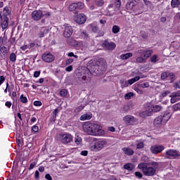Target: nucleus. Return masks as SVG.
<instances>
[{
    "label": "nucleus",
    "mask_w": 180,
    "mask_h": 180,
    "mask_svg": "<svg viewBox=\"0 0 180 180\" xmlns=\"http://www.w3.org/2000/svg\"><path fill=\"white\" fill-rule=\"evenodd\" d=\"M136 63H146V58L143 57H139L136 58Z\"/></svg>",
    "instance_id": "nucleus-45"
},
{
    "label": "nucleus",
    "mask_w": 180,
    "mask_h": 180,
    "mask_svg": "<svg viewBox=\"0 0 180 180\" xmlns=\"http://www.w3.org/2000/svg\"><path fill=\"white\" fill-rule=\"evenodd\" d=\"M20 99L22 103H27V98L26 96H24L23 94L20 96Z\"/></svg>",
    "instance_id": "nucleus-41"
},
{
    "label": "nucleus",
    "mask_w": 180,
    "mask_h": 180,
    "mask_svg": "<svg viewBox=\"0 0 180 180\" xmlns=\"http://www.w3.org/2000/svg\"><path fill=\"white\" fill-rule=\"evenodd\" d=\"M45 178L46 179H48V180H53V178L51 177V176L50 174H46L45 176Z\"/></svg>",
    "instance_id": "nucleus-63"
},
{
    "label": "nucleus",
    "mask_w": 180,
    "mask_h": 180,
    "mask_svg": "<svg viewBox=\"0 0 180 180\" xmlns=\"http://www.w3.org/2000/svg\"><path fill=\"white\" fill-rule=\"evenodd\" d=\"M171 98H172L170 100L171 103H175V102H178V101H179V98H176L174 97H171Z\"/></svg>",
    "instance_id": "nucleus-55"
},
{
    "label": "nucleus",
    "mask_w": 180,
    "mask_h": 180,
    "mask_svg": "<svg viewBox=\"0 0 180 180\" xmlns=\"http://www.w3.org/2000/svg\"><path fill=\"white\" fill-rule=\"evenodd\" d=\"M9 15H11V10H9L8 7H5L3 10V15H4V18H6Z\"/></svg>",
    "instance_id": "nucleus-32"
},
{
    "label": "nucleus",
    "mask_w": 180,
    "mask_h": 180,
    "mask_svg": "<svg viewBox=\"0 0 180 180\" xmlns=\"http://www.w3.org/2000/svg\"><path fill=\"white\" fill-rule=\"evenodd\" d=\"M73 137L70 134H61L58 136V140L62 142L63 144H68L72 141Z\"/></svg>",
    "instance_id": "nucleus-5"
},
{
    "label": "nucleus",
    "mask_w": 180,
    "mask_h": 180,
    "mask_svg": "<svg viewBox=\"0 0 180 180\" xmlns=\"http://www.w3.org/2000/svg\"><path fill=\"white\" fill-rule=\"evenodd\" d=\"M139 79H140V77L139 76H136L131 79H129L128 84L133 85V84H134V82H137V81H139Z\"/></svg>",
    "instance_id": "nucleus-29"
},
{
    "label": "nucleus",
    "mask_w": 180,
    "mask_h": 180,
    "mask_svg": "<svg viewBox=\"0 0 180 180\" xmlns=\"http://www.w3.org/2000/svg\"><path fill=\"white\" fill-rule=\"evenodd\" d=\"M77 4V9H84V3L82 2H78V3H76Z\"/></svg>",
    "instance_id": "nucleus-44"
},
{
    "label": "nucleus",
    "mask_w": 180,
    "mask_h": 180,
    "mask_svg": "<svg viewBox=\"0 0 180 180\" xmlns=\"http://www.w3.org/2000/svg\"><path fill=\"white\" fill-rule=\"evenodd\" d=\"M120 32V27L117 25H114L112 27V33H119Z\"/></svg>",
    "instance_id": "nucleus-36"
},
{
    "label": "nucleus",
    "mask_w": 180,
    "mask_h": 180,
    "mask_svg": "<svg viewBox=\"0 0 180 180\" xmlns=\"http://www.w3.org/2000/svg\"><path fill=\"white\" fill-rule=\"evenodd\" d=\"M60 95L61 96H67V90L66 89H63L60 91Z\"/></svg>",
    "instance_id": "nucleus-47"
},
{
    "label": "nucleus",
    "mask_w": 180,
    "mask_h": 180,
    "mask_svg": "<svg viewBox=\"0 0 180 180\" xmlns=\"http://www.w3.org/2000/svg\"><path fill=\"white\" fill-rule=\"evenodd\" d=\"M174 88L176 89H180V80L174 83Z\"/></svg>",
    "instance_id": "nucleus-51"
},
{
    "label": "nucleus",
    "mask_w": 180,
    "mask_h": 180,
    "mask_svg": "<svg viewBox=\"0 0 180 180\" xmlns=\"http://www.w3.org/2000/svg\"><path fill=\"white\" fill-rule=\"evenodd\" d=\"M150 165L151 166H148L146 162H141L138 165V168L142 171L145 176H154L157 169L160 168V165L157 162H153Z\"/></svg>",
    "instance_id": "nucleus-2"
},
{
    "label": "nucleus",
    "mask_w": 180,
    "mask_h": 180,
    "mask_svg": "<svg viewBox=\"0 0 180 180\" xmlns=\"http://www.w3.org/2000/svg\"><path fill=\"white\" fill-rule=\"evenodd\" d=\"M122 151L127 155H133V154L134 153V151H133V149L130 148H123Z\"/></svg>",
    "instance_id": "nucleus-23"
},
{
    "label": "nucleus",
    "mask_w": 180,
    "mask_h": 180,
    "mask_svg": "<svg viewBox=\"0 0 180 180\" xmlns=\"http://www.w3.org/2000/svg\"><path fill=\"white\" fill-rule=\"evenodd\" d=\"M108 146V139H99L94 143L90 144V150L91 151H101Z\"/></svg>",
    "instance_id": "nucleus-3"
},
{
    "label": "nucleus",
    "mask_w": 180,
    "mask_h": 180,
    "mask_svg": "<svg viewBox=\"0 0 180 180\" xmlns=\"http://www.w3.org/2000/svg\"><path fill=\"white\" fill-rule=\"evenodd\" d=\"M34 106H41V101H34Z\"/></svg>",
    "instance_id": "nucleus-61"
},
{
    "label": "nucleus",
    "mask_w": 180,
    "mask_h": 180,
    "mask_svg": "<svg viewBox=\"0 0 180 180\" xmlns=\"http://www.w3.org/2000/svg\"><path fill=\"white\" fill-rule=\"evenodd\" d=\"M74 20L79 25H84L86 22V16L85 14L80 13L74 17Z\"/></svg>",
    "instance_id": "nucleus-9"
},
{
    "label": "nucleus",
    "mask_w": 180,
    "mask_h": 180,
    "mask_svg": "<svg viewBox=\"0 0 180 180\" xmlns=\"http://www.w3.org/2000/svg\"><path fill=\"white\" fill-rule=\"evenodd\" d=\"M130 57H133V53H127L120 56V58H122V60H128V58H130Z\"/></svg>",
    "instance_id": "nucleus-27"
},
{
    "label": "nucleus",
    "mask_w": 180,
    "mask_h": 180,
    "mask_svg": "<svg viewBox=\"0 0 180 180\" xmlns=\"http://www.w3.org/2000/svg\"><path fill=\"white\" fill-rule=\"evenodd\" d=\"M140 117H147L148 116H151V112L150 111V108H148V105L146 108V111L141 112L139 113Z\"/></svg>",
    "instance_id": "nucleus-20"
},
{
    "label": "nucleus",
    "mask_w": 180,
    "mask_h": 180,
    "mask_svg": "<svg viewBox=\"0 0 180 180\" xmlns=\"http://www.w3.org/2000/svg\"><path fill=\"white\" fill-rule=\"evenodd\" d=\"M133 96H134V94H133V92H129L125 94L124 99H126L127 101H129V99H131Z\"/></svg>",
    "instance_id": "nucleus-35"
},
{
    "label": "nucleus",
    "mask_w": 180,
    "mask_h": 180,
    "mask_svg": "<svg viewBox=\"0 0 180 180\" xmlns=\"http://www.w3.org/2000/svg\"><path fill=\"white\" fill-rule=\"evenodd\" d=\"M77 3H73L69 6V11L70 12H74L77 9Z\"/></svg>",
    "instance_id": "nucleus-34"
},
{
    "label": "nucleus",
    "mask_w": 180,
    "mask_h": 180,
    "mask_svg": "<svg viewBox=\"0 0 180 180\" xmlns=\"http://www.w3.org/2000/svg\"><path fill=\"white\" fill-rule=\"evenodd\" d=\"M91 71H89V70H86L80 78H82L83 81H88L91 78Z\"/></svg>",
    "instance_id": "nucleus-17"
},
{
    "label": "nucleus",
    "mask_w": 180,
    "mask_h": 180,
    "mask_svg": "<svg viewBox=\"0 0 180 180\" xmlns=\"http://www.w3.org/2000/svg\"><path fill=\"white\" fill-rule=\"evenodd\" d=\"M141 88H148L150 86V84L148 82L143 83L140 85Z\"/></svg>",
    "instance_id": "nucleus-48"
},
{
    "label": "nucleus",
    "mask_w": 180,
    "mask_h": 180,
    "mask_svg": "<svg viewBox=\"0 0 180 180\" xmlns=\"http://www.w3.org/2000/svg\"><path fill=\"white\" fill-rule=\"evenodd\" d=\"M120 6H122V2L120 1V0H118L115 2V9H117V11H119Z\"/></svg>",
    "instance_id": "nucleus-42"
},
{
    "label": "nucleus",
    "mask_w": 180,
    "mask_h": 180,
    "mask_svg": "<svg viewBox=\"0 0 180 180\" xmlns=\"http://www.w3.org/2000/svg\"><path fill=\"white\" fill-rule=\"evenodd\" d=\"M8 22H9V18H8V17H4L2 18V16L0 15V25L2 29H6V27L9 26V23Z\"/></svg>",
    "instance_id": "nucleus-13"
},
{
    "label": "nucleus",
    "mask_w": 180,
    "mask_h": 180,
    "mask_svg": "<svg viewBox=\"0 0 180 180\" xmlns=\"http://www.w3.org/2000/svg\"><path fill=\"white\" fill-rule=\"evenodd\" d=\"M160 60V58L158 57V56L157 55H153L151 58H150V61L151 63H157V61H158Z\"/></svg>",
    "instance_id": "nucleus-37"
},
{
    "label": "nucleus",
    "mask_w": 180,
    "mask_h": 180,
    "mask_svg": "<svg viewBox=\"0 0 180 180\" xmlns=\"http://www.w3.org/2000/svg\"><path fill=\"white\" fill-rule=\"evenodd\" d=\"M5 77L0 76V86L2 84L3 82H5Z\"/></svg>",
    "instance_id": "nucleus-60"
},
{
    "label": "nucleus",
    "mask_w": 180,
    "mask_h": 180,
    "mask_svg": "<svg viewBox=\"0 0 180 180\" xmlns=\"http://www.w3.org/2000/svg\"><path fill=\"white\" fill-rule=\"evenodd\" d=\"M65 31L63 32L64 37H70L71 34H72V27L70 26L68 24L64 25Z\"/></svg>",
    "instance_id": "nucleus-10"
},
{
    "label": "nucleus",
    "mask_w": 180,
    "mask_h": 180,
    "mask_svg": "<svg viewBox=\"0 0 180 180\" xmlns=\"http://www.w3.org/2000/svg\"><path fill=\"white\" fill-rule=\"evenodd\" d=\"M43 17V12L41 11H34L32 13V18L34 20H40Z\"/></svg>",
    "instance_id": "nucleus-12"
},
{
    "label": "nucleus",
    "mask_w": 180,
    "mask_h": 180,
    "mask_svg": "<svg viewBox=\"0 0 180 180\" xmlns=\"http://www.w3.org/2000/svg\"><path fill=\"white\" fill-rule=\"evenodd\" d=\"M83 131L88 134V136H93L94 137H105L106 136V131L103 130L102 126L86 122L82 124Z\"/></svg>",
    "instance_id": "nucleus-1"
},
{
    "label": "nucleus",
    "mask_w": 180,
    "mask_h": 180,
    "mask_svg": "<svg viewBox=\"0 0 180 180\" xmlns=\"http://www.w3.org/2000/svg\"><path fill=\"white\" fill-rule=\"evenodd\" d=\"M75 143L77 146H81V144H82V139L78 135V134H75Z\"/></svg>",
    "instance_id": "nucleus-24"
},
{
    "label": "nucleus",
    "mask_w": 180,
    "mask_h": 180,
    "mask_svg": "<svg viewBox=\"0 0 180 180\" xmlns=\"http://www.w3.org/2000/svg\"><path fill=\"white\" fill-rule=\"evenodd\" d=\"M72 70H73L72 65H69L65 68V71H67V72H71Z\"/></svg>",
    "instance_id": "nucleus-50"
},
{
    "label": "nucleus",
    "mask_w": 180,
    "mask_h": 180,
    "mask_svg": "<svg viewBox=\"0 0 180 180\" xmlns=\"http://www.w3.org/2000/svg\"><path fill=\"white\" fill-rule=\"evenodd\" d=\"M124 169H127L128 171H131L134 169V165L131 163L126 164L124 166Z\"/></svg>",
    "instance_id": "nucleus-30"
},
{
    "label": "nucleus",
    "mask_w": 180,
    "mask_h": 180,
    "mask_svg": "<svg viewBox=\"0 0 180 180\" xmlns=\"http://www.w3.org/2000/svg\"><path fill=\"white\" fill-rule=\"evenodd\" d=\"M32 131H34V133H37V131H39V127L34 125L32 128Z\"/></svg>",
    "instance_id": "nucleus-53"
},
{
    "label": "nucleus",
    "mask_w": 180,
    "mask_h": 180,
    "mask_svg": "<svg viewBox=\"0 0 180 180\" xmlns=\"http://www.w3.org/2000/svg\"><path fill=\"white\" fill-rule=\"evenodd\" d=\"M104 46H105L106 49L111 51L115 50L116 48V44L113 42H105Z\"/></svg>",
    "instance_id": "nucleus-21"
},
{
    "label": "nucleus",
    "mask_w": 180,
    "mask_h": 180,
    "mask_svg": "<svg viewBox=\"0 0 180 180\" xmlns=\"http://www.w3.org/2000/svg\"><path fill=\"white\" fill-rule=\"evenodd\" d=\"M148 108H149L150 113H153V112H160V110L162 109V107L160 105H153V104H148Z\"/></svg>",
    "instance_id": "nucleus-16"
},
{
    "label": "nucleus",
    "mask_w": 180,
    "mask_h": 180,
    "mask_svg": "<svg viewBox=\"0 0 180 180\" xmlns=\"http://www.w3.org/2000/svg\"><path fill=\"white\" fill-rule=\"evenodd\" d=\"M168 77H170L172 79H174V78H175V75H174V73H167V72H163L161 75V78L162 79H165V78H168Z\"/></svg>",
    "instance_id": "nucleus-22"
},
{
    "label": "nucleus",
    "mask_w": 180,
    "mask_h": 180,
    "mask_svg": "<svg viewBox=\"0 0 180 180\" xmlns=\"http://www.w3.org/2000/svg\"><path fill=\"white\" fill-rule=\"evenodd\" d=\"M84 106L81 105L79 106L77 108L75 109V112H81V110H82V109H84Z\"/></svg>",
    "instance_id": "nucleus-58"
},
{
    "label": "nucleus",
    "mask_w": 180,
    "mask_h": 180,
    "mask_svg": "<svg viewBox=\"0 0 180 180\" xmlns=\"http://www.w3.org/2000/svg\"><path fill=\"white\" fill-rule=\"evenodd\" d=\"M91 119H92V114L91 112H86L80 117V120H82V122L85 120H91Z\"/></svg>",
    "instance_id": "nucleus-19"
},
{
    "label": "nucleus",
    "mask_w": 180,
    "mask_h": 180,
    "mask_svg": "<svg viewBox=\"0 0 180 180\" xmlns=\"http://www.w3.org/2000/svg\"><path fill=\"white\" fill-rule=\"evenodd\" d=\"M122 120L124 123H125V124H127V126H130L137 122L136 118L134 117L133 115H126L122 118Z\"/></svg>",
    "instance_id": "nucleus-7"
},
{
    "label": "nucleus",
    "mask_w": 180,
    "mask_h": 180,
    "mask_svg": "<svg viewBox=\"0 0 180 180\" xmlns=\"http://www.w3.org/2000/svg\"><path fill=\"white\" fill-rule=\"evenodd\" d=\"M169 94H171V91L167 90V91H163L162 94H160V98H165L167 95H169Z\"/></svg>",
    "instance_id": "nucleus-38"
},
{
    "label": "nucleus",
    "mask_w": 180,
    "mask_h": 180,
    "mask_svg": "<svg viewBox=\"0 0 180 180\" xmlns=\"http://www.w3.org/2000/svg\"><path fill=\"white\" fill-rule=\"evenodd\" d=\"M39 76H40V71L34 72V78H38V77H39Z\"/></svg>",
    "instance_id": "nucleus-59"
},
{
    "label": "nucleus",
    "mask_w": 180,
    "mask_h": 180,
    "mask_svg": "<svg viewBox=\"0 0 180 180\" xmlns=\"http://www.w3.org/2000/svg\"><path fill=\"white\" fill-rule=\"evenodd\" d=\"M165 148L162 146H153L150 147V151L153 154H158L161 153V151H164Z\"/></svg>",
    "instance_id": "nucleus-11"
},
{
    "label": "nucleus",
    "mask_w": 180,
    "mask_h": 180,
    "mask_svg": "<svg viewBox=\"0 0 180 180\" xmlns=\"http://www.w3.org/2000/svg\"><path fill=\"white\" fill-rule=\"evenodd\" d=\"M5 106H6L7 108H11L12 106V103H11V101H7L5 103Z\"/></svg>",
    "instance_id": "nucleus-62"
},
{
    "label": "nucleus",
    "mask_w": 180,
    "mask_h": 180,
    "mask_svg": "<svg viewBox=\"0 0 180 180\" xmlns=\"http://www.w3.org/2000/svg\"><path fill=\"white\" fill-rule=\"evenodd\" d=\"M87 67H89L91 72H95V74H99V62H98V59L93 58L91 59L87 64Z\"/></svg>",
    "instance_id": "nucleus-4"
},
{
    "label": "nucleus",
    "mask_w": 180,
    "mask_h": 180,
    "mask_svg": "<svg viewBox=\"0 0 180 180\" xmlns=\"http://www.w3.org/2000/svg\"><path fill=\"white\" fill-rule=\"evenodd\" d=\"M120 84L121 85V88H127V86H129L128 81L120 80Z\"/></svg>",
    "instance_id": "nucleus-33"
},
{
    "label": "nucleus",
    "mask_w": 180,
    "mask_h": 180,
    "mask_svg": "<svg viewBox=\"0 0 180 180\" xmlns=\"http://www.w3.org/2000/svg\"><path fill=\"white\" fill-rule=\"evenodd\" d=\"M41 58L44 63H53L54 60H56V57L54 55L51 54V53H44Z\"/></svg>",
    "instance_id": "nucleus-8"
},
{
    "label": "nucleus",
    "mask_w": 180,
    "mask_h": 180,
    "mask_svg": "<svg viewBox=\"0 0 180 180\" xmlns=\"http://www.w3.org/2000/svg\"><path fill=\"white\" fill-rule=\"evenodd\" d=\"M180 96V93L178 92H174V93H172L169 96L170 98H176L178 99V98H179Z\"/></svg>",
    "instance_id": "nucleus-40"
},
{
    "label": "nucleus",
    "mask_w": 180,
    "mask_h": 180,
    "mask_svg": "<svg viewBox=\"0 0 180 180\" xmlns=\"http://www.w3.org/2000/svg\"><path fill=\"white\" fill-rule=\"evenodd\" d=\"M153 123L156 127H160L162 126V124H164V122H162V117H160V116H158V117H156Z\"/></svg>",
    "instance_id": "nucleus-18"
},
{
    "label": "nucleus",
    "mask_w": 180,
    "mask_h": 180,
    "mask_svg": "<svg viewBox=\"0 0 180 180\" xmlns=\"http://www.w3.org/2000/svg\"><path fill=\"white\" fill-rule=\"evenodd\" d=\"M137 148H143L144 147V143L143 142H139L136 145Z\"/></svg>",
    "instance_id": "nucleus-54"
},
{
    "label": "nucleus",
    "mask_w": 180,
    "mask_h": 180,
    "mask_svg": "<svg viewBox=\"0 0 180 180\" xmlns=\"http://www.w3.org/2000/svg\"><path fill=\"white\" fill-rule=\"evenodd\" d=\"M49 33V30L46 29V27H42L41 29V32L39 34V37H44L45 34H47Z\"/></svg>",
    "instance_id": "nucleus-26"
},
{
    "label": "nucleus",
    "mask_w": 180,
    "mask_h": 180,
    "mask_svg": "<svg viewBox=\"0 0 180 180\" xmlns=\"http://www.w3.org/2000/svg\"><path fill=\"white\" fill-rule=\"evenodd\" d=\"M10 60L11 61H12L13 63H15L16 61V54L15 53H11L10 55Z\"/></svg>",
    "instance_id": "nucleus-43"
},
{
    "label": "nucleus",
    "mask_w": 180,
    "mask_h": 180,
    "mask_svg": "<svg viewBox=\"0 0 180 180\" xmlns=\"http://www.w3.org/2000/svg\"><path fill=\"white\" fill-rule=\"evenodd\" d=\"M178 157H180V153L175 150H168L165 153V158L169 160H175Z\"/></svg>",
    "instance_id": "nucleus-6"
},
{
    "label": "nucleus",
    "mask_w": 180,
    "mask_h": 180,
    "mask_svg": "<svg viewBox=\"0 0 180 180\" xmlns=\"http://www.w3.org/2000/svg\"><path fill=\"white\" fill-rule=\"evenodd\" d=\"M8 52L6 47L5 46H1L0 48V56L1 57H5V56L6 55V53Z\"/></svg>",
    "instance_id": "nucleus-28"
},
{
    "label": "nucleus",
    "mask_w": 180,
    "mask_h": 180,
    "mask_svg": "<svg viewBox=\"0 0 180 180\" xmlns=\"http://www.w3.org/2000/svg\"><path fill=\"white\" fill-rule=\"evenodd\" d=\"M104 4H105V1H103V0H100L98 1H96V5L98 6H103Z\"/></svg>",
    "instance_id": "nucleus-52"
},
{
    "label": "nucleus",
    "mask_w": 180,
    "mask_h": 180,
    "mask_svg": "<svg viewBox=\"0 0 180 180\" xmlns=\"http://www.w3.org/2000/svg\"><path fill=\"white\" fill-rule=\"evenodd\" d=\"M153 54V51L151 50H148V51H144L143 53V56L145 58V60H147Z\"/></svg>",
    "instance_id": "nucleus-25"
},
{
    "label": "nucleus",
    "mask_w": 180,
    "mask_h": 180,
    "mask_svg": "<svg viewBox=\"0 0 180 180\" xmlns=\"http://www.w3.org/2000/svg\"><path fill=\"white\" fill-rule=\"evenodd\" d=\"M174 19H180V13H177L175 16Z\"/></svg>",
    "instance_id": "nucleus-64"
},
{
    "label": "nucleus",
    "mask_w": 180,
    "mask_h": 180,
    "mask_svg": "<svg viewBox=\"0 0 180 180\" xmlns=\"http://www.w3.org/2000/svg\"><path fill=\"white\" fill-rule=\"evenodd\" d=\"M160 116V117H162L163 124H165V123H167V122H168V120L171 119V116H172V114H171V112H165Z\"/></svg>",
    "instance_id": "nucleus-14"
},
{
    "label": "nucleus",
    "mask_w": 180,
    "mask_h": 180,
    "mask_svg": "<svg viewBox=\"0 0 180 180\" xmlns=\"http://www.w3.org/2000/svg\"><path fill=\"white\" fill-rule=\"evenodd\" d=\"M141 161H143V162H148L150 161V158L147 156H143Z\"/></svg>",
    "instance_id": "nucleus-49"
},
{
    "label": "nucleus",
    "mask_w": 180,
    "mask_h": 180,
    "mask_svg": "<svg viewBox=\"0 0 180 180\" xmlns=\"http://www.w3.org/2000/svg\"><path fill=\"white\" fill-rule=\"evenodd\" d=\"M74 62V59L72 58H69L66 60V65H70V64H72V63Z\"/></svg>",
    "instance_id": "nucleus-56"
},
{
    "label": "nucleus",
    "mask_w": 180,
    "mask_h": 180,
    "mask_svg": "<svg viewBox=\"0 0 180 180\" xmlns=\"http://www.w3.org/2000/svg\"><path fill=\"white\" fill-rule=\"evenodd\" d=\"M180 5V1L179 0H172L171 1V6L173 8H178Z\"/></svg>",
    "instance_id": "nucleus-31"
},
{
    "label": "nucleus",
    "mask_w": 180,
    "mask_h": 180,
    "mask_svg": "<svg viewBox=\"0 0 180 180\" xmlns=\"http://www.w3.org/2000/svg\"><path fill=\"white\" fill-rule=\"evenodd\" d=\"M21 50H22V51H26V50H27V49H29V46L27 45H24V46H22L20 47Z\"/></svg>",
    "instance_id": "nucleus-57"
},
{
    "label": "nucleus",
    "mask_w": 180,
    "mask_h": 180,
    "mask_svg": "<svg viewBox=\"0 0 180 180\" xmlns=\"http://www.w3.org/2000/svg\"><path fill=\"white\" fill-rule=\"evenodd\" d=\"M134 174H135V176L136 178H139V179H141V178H143V174L140 172H136Z\"/></svg>",
    "instance_id": "nucleus-46"
},
{
    "label": "nucleus",
    "mask_w": 180,
    "mask_h": 180,
    "mask_svg": "<svg viewBox=\"0 0 180 180\" xmlns=\"http://www.w3.org/2000/svg\"><path fill=\"white\" fill-rule=\"evenodd\" d=\"M134 6H136V4L133 1H129L127 4L126 8L128 11V12H129V13H136V12H134Z\"/></svg>",
    "instance_id": "nucleus-15"
},
{
    "label": "nucleus",
    "mask_w": 180,
    "mask_h": 180,
    "mask_svg": "<svg viewBox=\"0 0 180 180\" xmlns=\"http://www.w3.org/2000/svg\"><path fill=\"white\" fill-rule=\"evenodd\" d=\"M172 108H173V110H174V112H176V110H179V109H180V102L174 104Z\"/></svg>",
    "instance_id": "nucleus-39"
}]
</instances>
